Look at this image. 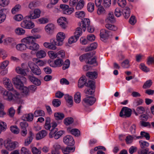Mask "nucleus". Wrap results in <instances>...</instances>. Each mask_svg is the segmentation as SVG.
<instances>
[{"label": "nucleus", "mask_w": 154, "mask_h": 154, "mask_svg": "<svg viewBox=\"0 0 154 154\" xmlns=\"http://www.w3.org/2000/svg\"><path fill=\"white\" fill-rule=\"evenodd\" d=\"M152 84V82L151 80H149L146 82L143 85V88L146 89L149 88Z\"/></svg>", "instance_id": "37998d69"}, {"label": "nucleus", "mask_w": 154, "mask_h": 154, "mask_svg": "<svg viewBox=\"0 0 154 154\" xmlns=\"http://www.w3.org/2000/svg\"><path fill=\"white\" fill-rule=\"evenodd\" d=\"M46 54L45 51L43 50H40L38 51L36 54V56L37 57L41 58L44 57Z\"/></svg>", "instance_id": "ea45409f"}, {"label": "nucleus", "mask_w": 154, "mask_h": 154, "mask_svg": "<svg viewBox=\"0 0 154 154\" xmlns=\"http://www.w3.org/2000/svg\"><path fill=\"white\" fill-rule=\"evenodd\" d=\"M75 147L67 146L66 147H63L61 148V149L65 154H69L71 152H73L75 150Z\"/></svg>", "instance_id": "a211bd4d"}, {"label": "nucleus", "mask_w": 154, "mask_h": 154, "mask_svg": "<svg viewBox=\"0 0 154 154\" xmlns=\"http://www.w3.org/2000/svg\"><path fill=\"white\" fill-rule=\"evenodd\" d=\"M33 60L35 63H36L38 65L40 66H42L44 64V63L43 61L37 58H34L33 59Z\"/></svg>", "instance_id": "bf43d9fd"}, {"label": "nucleus", "mask_w": 154, "mask_h": 154, "mask_svg": "<svg viewBox=\"0 0 154 154\" xmlns=\"http://www.w3.org/2000/svg\"><path fill=\"white\" fill-rule=\"evenodd\" d=\"M57 58H63L65 56V53L63 50H60L57 52Z\"/></svg>", "instance_id": "680f3d73"}, {"label": "nucleus", "mask_w": 154, "mask_h": 154, "mask_svg": "<svg viewBox=\"0 0 154 154\" xmlns=\"http://www.w3.org/2000/svg\"><path fill=\"white\" fill-rule=\"evenodd\" d=\"M118 4L119 6L122 8L125 7L126 4V0H118Z\"/></svg>", "instance_id": "338daca9"}, {"label": "nucleus", "mask_w": 154, "mask_h": 154, "mask_svg": "<svg viewBox=\"0 0 154 154\" xmlns=\"http://www.w3.org/2000/svg\"><path fill=\"white\" fill-rule=\"evenodd\" d=\"M52 103L54 107H57L60 105L61 101L59 99H55L53 100Z\"/></svg>", "instance_id": "49530a36"}, {"label": "nucleus", "mask_w": 154, "mask_h": 154, "mask_svg": "<svg viewBox=\"0 0 154 154\" xmlns=\"http://www.w3.org/2000/svg\"><path fill=\"white\" fill-rule=\"evenodd\" d=\"M56 67H60L63 63V60L61 59L58 58L55 60Z\"/></svg>", "instance_id": "de8ad7c7"}, {"label": "nucleus", "mask_w": 154, "mask_h": 154, "mask_svg": "<svg viewBox=\"0 0 154 154\" xmlns=\"http://www.w3.org/2000/svg\"><path fill=\"white\" fill-rule=\"evenodd\" d=\"M65 38V34L62 32H60L57 35V40L53 38L50 39V42H45L44 43L43 45L46 48L50 50H55L57 49L56 45L61 46L63 44V41Z\"/></svg>", "instance_id": "f257e3e1"}, {"label": "nucleus", "mask_w": 154, "mask_h": 154, "mask_svg": "<svg viewBox=\"0 0 154 154\" xmlns=\"http://www.w3.org/2000/svg\"><path fill=\"white\" fill-rule=\"evenodd\" d=\"M73 121V119L72 118L68 117L64 120L63 122L66 125H68L72 124Z\"/></svg>", "instance_id": "58836bf2"}, {"label": "nucleus", "mask_w": 154, "mask_h": 154, "mask_svg": "<svg viewBox=\"0 0 154 154\" xmlns=\"http://www.w3.org/2000/svg\"><path fill=\"white\" fill-rule=\"evenodd\" d=\"M9 0H0V5L4 7L8 5Z\"/></svg>", "instance_id": "e2e57ef3"}, {"label": "nucleus", "mask_w": 154, "mask_h": 154, "mask_svg": "<svg viewBox=\"0 0 154 154\" xmlns=\"http://www.w3.org/2000/svg\"><path fill=\"white\" fill-rule=\"evenodd\" d=\"M75 16L79 18H82L85 16V13L83 11H79L75 13Z\"/></svg>", "instance_id": "3c124183"}, {"label": "nucleus", "mask_w": 154, "mask_h": 154, "mask_svg": "<svg viewBox=\"0 0 154 154\" xmlns=\"http://www.w3.org/2000/svg\"><path fill=\"white\" fill-rule=\"evenodd\" d=\"M34 136V134L31 131H30L29 132V136L25 140V144L26 146L28 145L31 143L33 139V137Z\"/></svg>", "instance_id": "b1692460"}, {"label": "nucleus", "mask_w": 154, "mask_h": 154, "mask_svg": "<svg viewBox=\"0 0 154 154\" xmlns=\"http://www.w3.org/2000/svg\"><path fill=\"white\" fill-rule=\"evenodd\" d=\"M10 129L12 133L16 134H18L20 132L19 128L16 125L11 126L10 128Z\"/></svg>", "instance_id": "c03bdc74"}, {"label": "nucleus", "mask_w": 154, "mask_h": 154, "mask_svg": "<svg viewBox=\"0 0 154 154\" xmlns=\"http://www.w3.org/2000/svg\"><path fill=\"white\" fill-rule=\"evenodd\" d=\"M16 48L17 50L20 51H23L25 50L27 48V44H19L16 46Z\"/></svg>", "instance_id": "c756f323"}, {"label": "nucleus", "mask_w": 154, "mask_h": 154, "mask_svg": "<svg viewBox=\"0 0 154 154\" xmlns=\"http://www.w3.org/2000/svg\"><path fill=\"white\" fill-rule=\"evenodd\" d=\"M4 84L5 87L9 90L10 91H14L13 90V87L11 81L9 79H7L4 81Z\"/></svg>", "instance_id": "4be33fe9"}, {"label": "nucleus", "mask_w": 154, "mask_h": 154, "mask_svg": "<svg viewBox=\"0 0 154 154\" xmlns=\"http://www.w3.org/2000/svg\"><path fill=\"white\" fill-rule=\"evenodd\" d=\"M15 32L17 34L20 35L23 34L25 32V30L21 28H18L16 29Z\"/></svg>", "instance_id": "864d4df0"}, {"label": "nucleus", "mask_w": 154, "mask_h": 154, "mask_svg": "<svg viewBox=\"0 0 154 154\" xmlns=\"http://www.w3.org/2000/svg\"><path fill=\"white\" fill-rule=\"evenodd\" d=\"M87 79L85 76L81 77L79 80L78 86L79 88H82L85 85L87 87V89L84 91L86 94H92L95 91V82L92 80H89L86 82Z\"/></svg>", "instance_id": "f03ea898"}, {"label": "nucleus", "mask_w": 154, "mask_h": 154, "mask_svg": "<svg viewBox=\"0 0 154 154\" xmlns=\"http://www.w3.org/2000/svg\"><path fill=\"white\" fill-rule=\"evenodd\" d=\"M105 27L107 29L112 31H116L118 29V28L116 26L110 24H106Z\"/></svg>", "instance_id": "c9c22d12"}, {"label": "nucleus", "mask_w": 154, "mask_h": 154, "mask_svg": "<svg viewBox=\"0 0 154 154\" xmlns=\"http://www.w3.org/2000/svg\"><path fill=\"white\" fill-rule=\"evenodd\" d=\"M94 4L93 3L90 2L87 5V9L88 11L92 12L94 10Z\"/></svg>", "instance_id": "8fccbe9b"}, {"label": "nucleus", "mask_w": 154, "mask_h": 154, "mask_svg": "<svg viewBox=\"0 0 154 154\" xmlns=\"http://www.w3.org/2000/svg\"><path fill=\"white\" fill-rule=\"evenodd\" d=\"M55 29V27L53 24L49 23L45 27V29L46 32L48 34L52 33Z\"/></svg>", "instance_id": "aec40b11"}, {"label": "nucleus", "mask_w": 154, "mask_h": 154, "mask_svg": "<svg viewBox=\"0 0 154 154\" xmlns=\"http://www.w3.org/2000/svg\"><path fill=\"white\" fill-rule=\"evenodd\" d=\"M123 11V14L125 18L126 19H128L130 16V9L128 7H126L124 9Z\"/></svg>", "instance_id": "2f4dec72"}, {"label": "nucleus", "mask_w": 154, "mask_h": 154, "mask_svg": "<svg viewBox=\"0 0 154 154\" xmlns=\"http://www.w3.org/2000/svg\"><path fill=\"white\" fill-rule=\"evenodd\" d=\"M70 61L68 59L66 60L63 63V66L62 67V69L63 70H64L68 68L70 65Z\"/></svg>", "instance_id": "a18cd8bd"}, {"label": "nucleus", "mask_w": 154, "mask_h": 154, "mask_svg": "<svg viewBox=\"0 0 154 154\" xmlns=\"http://www.w3.org/2000/svg\"><path fill=\"white\" fill-rule=\"evenodd\" d=\"M140 146L141 148H145L143 149H140L138 151V154H147L148 151V149L146 148L149 146V143L146 141L142 140L139 141Z\"/></svg>", "instance_id": "9d476101"}, {"label": "nucleus", "mask_w": 154, "mask_h": 154, "mask_svg": "<svg viewBox=\"0 0 154 154\" xmlns=\"http://www.w3.org/2000/svg\"><path fill=\"white\" fill-rule=\"evenodd\" d=\"M81 94L78 92L76 93L74 95V100L76 103H79L81 101Z\"/></svg>", "instance_id": "e433bc0d"}, {"label": "nucleus", "mask_w": 154, "mask_h": 154, "mask_svg": "<svg viewBox=\"0 0 154 154\" xmlns=\"http://www.w3.org/2000/svg\"><path fill=\"white\" fill-rule=\"evenodd\" d=\"M9 61L8 60H5L0 64V69H4L8 65Z\"/></svg>", "instance_id": "774afa93"}, {"label": "nucleus", "mask_w": 154, "mask_h": 154, "mask_svg": "<svg viewBox=\"0 0 154 154\" xmlns=\"http://www.w3.org/2000/svg\"><path fill=\"white\" fill-rule=\"evenodd\" d=\"M131 114V110L127 107H123L120 113L119 116L121 117H130Z\"/></svg>", "instance_id": "9b49d317"}, {"label": "nucleus", "mask_w": 154, "mask_h": 154, "mask_svg": "<svg viewBox=\"0 0 154 154\" xmlns=\"http://www.w3.org/2000/svg\"><path fill=\"white\" fill-rule=\"evenodd\" d=\"M29 19L31 20L30 17L28 16L25 17L21 23V26L23 28L28 29L33 28L35 26L34 24L30 21Z\"/></svg>", "instance_id": "39448f33"}, {"label": "nucleus", "mask_w": 154, "mask_h": 154, "mask_svg": "<svg viewBox=\"0 0 154 154\" xmlns=\"http://www.w3.org/2000/svg\"><path fill=\"white\" fill-rule=\"evenodd\" d=\"M98 8L97 10V13L99 15H101L104 14L106 11L102 6L98 7Z\"/></svg>", "instance_id": "603ef678"}, {"label": "nucleus", "mask_w": 154, "mask_h": 154, "mask_svg": "<svg viewBox=\"0 0 154 154\" xmlns=\"http://www.w3.org/2000/svg\"><path fill=\"white\" fill-rule=\"evenodd\" d=\"M92 54L91 53H90L89 56L87 58V60H85V62L89 64H94L95 65H97V63L96 61V57H92Z\"/></svg>", "instance_id": "f3484780"}, {"label": "nucleus", "mask_w": 154, "mask_h": 154, "mask_svg": "<svg viewBox=\"0 0 154 154\" xmlns=\"http://www.w3.org/2000/svg\"><path fill=\"white\" fill-rule=\"evenodd\" d=\"M90 53H86V54H82L79 57V60L81 61H82L83 60H87V58L89 56Z\"/></svg>", "instance_id": "052dcab7"}, {"label": "nucleus", "mask_w": 154, "mask_h": 154, "mask_svg": "<svg viewBox=\"0 0 154 154\" xmlns=\"http://www.w3.org/2000/svg\"><path fill=\"white\" fill-rule=\"evenodd\" d=\"M63 141L65 143L70 146L73 145L75 141L72 137L70 135H67L64 137Z\"/></svg>", "instance_id": "4468645a"}, {"label": "nucleus", "mask_w": 154, "mask_h": 154, "mask_svg": "<svg viewBox=\"0 0 154 154\" xmlns=\"http://www.w3.org/2000/svg\"><path fill=\"white\" fill-rule=\"evenodd\" d=\"M13 82L17 88H20L23 83L26 81V79L24 76L17 75L13 79Z\"/></svg>", "instance_id": "423d86ee"}, {"label": "nucleus", "mask_w": 154, "mask_h": 154, "mask_svg": "<svg viewBox=\"0 0 154 154\" xmlns=\"http://www.w3.org/2000/svg\"><path fill=\"white\" fill-rule=\"evenodd\" d=\"M106 20L108 22L111 23H113L115 22V17L112 12H110L109 13L106 19Z\"/></svg>", "instance_id": "72a5a7b5"}, {"label": "nucleus", "mask_w": 154, "mask_h": 154, "mask_svg": "<svg viewBox=\"0 0 154 154\" xmlns=\"http://www.w3.org/2000/svg\"><path fill=\"white\" fill-rule=\"evenodd\" d=\"M70 133L72 134L75 136H78L80 134L79 131L76 129H73L70 131Z\"/></svg>", "instance_id": "5fc2aeb1"}, {"label": "nucleus", "mask_w": 154, "mask_h": 154, "mask_svg": "<svg viewBox=\"0 0 154 154\" xmlns=\"http://www.w3.org/2000/svg\"><path fill=\"white\" fill-rule=\"evenodd\" d=\"M29 67L33 74L39 75L42 73V71L38 66L32 62H29L28 63Z\"/></svg>", "instance_id": "6e6552de"}, {"label": "nucleus", "mask_w": 154, "mask_h": 154, "mask_svg": "<svg viewBox=\"0 0 154 154\" xmlns=\"http://www.w3.org/2000/svg\"><path fill=\"white\" fill-rule=\"evenodd\" d=\"M41 11L38 9H35L34 12L32 11L29 12V15H28L30 19H35L39 17L40 16Z\"/></svg>", "instance_id": "2eb2a0df"}, {"label": "nucleus", "mask_w": 154, "mask_h": 154, "mask_svg": "<svg viewBox=\"0 0 154 154\" xmlns=\"http://www.w3.org/2000/svg\"><path fill=\"white\" fill-rule=\"evenodd\" d=\"M60 8L63 11V13L67 15L71 14L74 10L73 8H69L68 5H66L61 4Z\"/></svg>", "instance_id": "f8f14e48"}, {"label": "nucleus", "mask_w": 154, "mask_h": 154, "mask_svg": "<svg viewBox=\"0 0 154 154\" xmlns=\"http://www.w3.org/2000/svg\"><path fill=\"white\" fill-rule=\"evenodd\" d=\"M64 98L67 103L70 105V107L73 103L72 97L68 94H66L65 95Z\"/></svg>", "instance_id": "f704fd0d"}, {"label": "nucleus", "mask_w": 154, "mask_h": 154, "mask_svg": "<svg viewBox=\"0 0 154 154\" xmlns=\"http://www.w3.org/2000/svg\"><path fill=\"white\" fill-rule=\"evenodd\" d=\"M129 61L128 60L126 59L121 63L122 67L124 68H128L130 66Z\"/></svg>", "instance_id": "13d9d810"}, {"label": "nucleus", "mask_w": 154, "mask_h": 154, "mask_svg": "<svg viewBox=\"0 0 154 154\" xmlns=\"http://www.w3.org/2000/svg\"><path fill=\"white\" fill-rule=\"evenodd\" d=\"M82 29L80 27L76 28V31L74 33V36H72L68 40V42L69 44H72L77 41L79 37L82 35Z\"/></svg>", "instance_id": "0eeeda50"}, {"label": "nucleus", "mask_w": 154, "mask_h": 154, "mask_svg": "<svg viewBox=\"0 0 154 154\" xmlns=\"http://www.w3.org/2000/svg\"><path fill=\"white\" fill-rule=\"evenodd\" d=\"M54 116L55 119L57 120H62L65 117L64 114L60 112L55 113L54 114Z\"/></svg>", "instance_id": "7c9ffc66"}, {"label": "nucleus", "mask_w": 154, "mask_h": 154, "mask_svg": "<svg viewBox=\"0 0 154 154\" xmlns=\"http://www.w3.org/2000/svg\"><path fill=\"white\" fill-rule=\"evenodd\" d=\"M47 134V132L45 130H42L36 134V138L37 140L41 139L45 137Z\"/></svg>", "instance_id": "412c9836"}, {"label": "nucleus", "mask_w": 154, "mask_h": 154, "mask_svg": "<svg viewBox=\"0 0 154 154\" xmlns=\"http://www.w3.org/2000/svg\"><path fill=\"white\" fill-rule=\"evenodd\" d=\"M2 93L4 99L9 101H16L19 98L20 94L16 90L8 91L5 90Z\"/></svg>", "instance_id": "20e7f679"}, {"label": "nucleus", "mask_w": 154, "mask_h": 154, "mask_svg": "<svg viewBox=\"0 0 154 154\" xmlns=\"http://www.w3.org/2000/svg\"><path fill=\"white\" fill-rule=\"evenodd\" d=\"M84 4V2L83 0H80L78 3L75 7V9L77 10L81 9L83 7Z\"/></svg>", "instance_id": "a19ab883"}, {"label": "nucleus", "mask_w": 154, "mask_h": 154, "mask_svg": "<svg viewBox=\"0 0 154 154\" xmlns=\"http://www.w3.org/2000/svg\"><path fill=\"white\" fill-rule=\"evenodd\" d=\"M21 6L19 5H16L11 10V12L13 14H15L18 12L20 9Z\"/></svg>", "instance_id": "4d7b16f0"}, {"label": "nucleus", "mask_w": 154, "mask_h": 154, "mask_svg": "<svg viewBox=\"0 0 154 154\" xmlns=\"http://www.w3.org/2000/svg\"><path fill=\"white\" fill-rule=\"evenodd\" d=\"M97 43L96 42H94L91 44L89 46L87 47L85 49V51L88 52L94 50L97 48Z\"/></svg>", "instance_id": "c85d7f7f"}, {"label": "nucleus", "mask_w": 154, "mask_h": 154, "mask_svg": "<svg viewBox=\"0 0 154 154\" xmlns=\"http://www.w3.org/2000/svg\"><path fill=\"white\" fill-rule=\"evenodd\" d=\"M16 72L18 74H21L23 76H25L26 75V69L20 67H17L16 69Z\"/></svg>", "instance_id": "473e14b6"}, {"label": "nucleus", "mask_w": 154, "mask_h": 154, "mask_svg": "<svg viewBox=\"0 0 154 154\" xmlns=\"http://www.w3.org/2000/svg\"><path fill=\"white\" fill-rule=\"evenodd\" d=\"M66 19L64 17H61L57 20V23L63 29H65L66 26Z\"/></svg>", "instance_id": "5701e85b"}, {"label": "nucleus", "mask_w": 154, "mask_h": 154, "mask_svg": "<svg viewBox=\"0 0 154 154\" xmlns=\"http://www.w3.org/2000/svg\"><path fill=\"white\" fill-rule=\"evenodd\" d=\"M136 111L139 114H142L145 112V109L143 106H140L137 107Z\"/></svg>", "instance_id": "0e129e2a"}, {"label": "nucleus", "mask_w": 154, "mask_h": 154, "mask_svg": "<svg viewBox=\"0 0 154 154\" xmlns=\"http://www.w3.org/2000/svg\"><path fill=\"white\" fill-rule=\"evenodd\" d=\"M28 79L30 82L35 85L39 86L41 85L40 81L33 75H29Z\"/></svg>", "instance_id": "6ab92c4d"}, {"label": "nucleus", "mask_w": 154, "mask_h": 154, "mask_svg": "<svg viewBox=\"0 0 154 154\" xmlns=\"http://www.w3.org/2000/svg\"><path fill=\"white\" fill-rule=\"evenodd\" d=\"M96 101L95 97L91 96H87L82 101L83 105L85 107L93 105Z\"/></svg>", "instance_id": "1a4fd4ad"}, {"label": "nucleus", "mask_w": 154, "mask_h": 154, "mask_svg": "<svg viewBox=\"0 0 154 154\" xmlns=\"http://www.w3.org/2000/svg\"><path fill=\"white\" fill-rule=\"evenodd\" d=\"M90 24V21L89 19L87 18L84 19L81 21V23H79V25L80 28H82L84 31H85L86 27L88 26Z\"/></svg>", "instance_id": "dca6fc26"}, {"label": "nucleus", "mask_w": 154, "mask_h": 154, "mask_svg": "<svg viewBox=\"0 0 154 154\" xmlns=\"http://www.w3.org/2000/svg\"><path fill=\"white\" fill-rule=\"evenodd\" d=\"M20 152L21 154H31L29 151L25 147L21 148Z\"/></svg>", "instance_id": "69168bd1"}, {"label": "nucleus", "mask_w": 154, "mask_h": 154, "mask_svg": "<svg viewBox=\"0 0 154 154\" xmlns=\"http://www.w3.org/2000/svg\"><path fill=\"white\" fill-rule=\"evenodd\" d=\"M140 68L143 71L147 72L149 71V69L144 64L141 63L140 65Z\"/></svg>", "instance_id": "6e6d98bb"}, {"label": "nucleus", "mask_w": 154, "mask_h": 154, "mask_svg": "<svg viewBox=\"0 0 154 154\" xmlns=\"http://www.w3.org/2000/svg\"><path fill=\"white\" fill-rule=\"evenodd\" d=\"M20 88H17L21 91V92L25 94H27L29 91V89L26 87L24 86V85L20 86Z\"/></svg>", "instance_id": "09e8293b"}, {"label": "nucleus", "mask_w": 154, "mask_h": 154, "mask_svg": "<svg viewBox=\"0 0 154 154\" xmlns=\"http://www.w3.org/2000/svg\"><path fill=\"white\" fill-rule=\"evenodd\" d=\"M140 136L136 137L137 139L142 138L143 137H145L146 140H149L150 138L149 134L144 131H141L140 132Z\"/></svg>", "instance_id": "cd10ccee"}, {"label": "nucleus", "mask_w": 154, "mask_h": 154, "mask_svg": "<svg viewBox=\"0 0 154 154\" xmlns=\"http://www.w3.org/2000/svg\"><path fill=\"white\" fill-rule=\"evenodd\" d=\"M136 136L134 135L132 136L129 135L126 137L125 139L127 144H129L133 142V140L135 138Z\"/></svg>", "instance_id": "4c0bfd02"}, {"label": "nucleus", "mask_w": 154, "mask_h": 154, "mask_svg": "<svg viewBox=\"0 0 154 154\" xmlns=\"http://www.w3.org/2000/svg\"><path fill=\"white\" fill-rule=\"evenodd\" d=\"M86 75L91 79H96L97 77V73L96 72H88L86 73Z\"/></svg>", "instance_id": "bb28decb"}, {"label": "nucleus", "mask_w": 154, "mask_h": 154, "mask_svg": "<svg viewBox=\"0 0 154 154\" xmlns=\"http://www.w3.org/2000/svg\"><path fill=\"white\" fill-rule=\"evenodd\" d=\"M16 145L14 142L8 141L5 145V146L8 150L11 151L14 149Z\"/></svg>", "instance_id": "393cba45"}, {"label": "nucleus", "mask_w": 154, "mask_h": 154, "mask_svg": "<svg viewBox=\"0 0 154 154\" xmlns=\"http://www.w3.org/2000/svg\"><path fill=\"white\" fill-rule=\"evenodd\" d=\"M110 32L105 29H102L100 31V36L101 40L104 41L108 38L110 35Z\"/></svg>", "instance_id": "ddd939ff"}, {"label": "nucleus", "mask_w": 154, "mask_h": 154, "mask_svg": "<svg viewBox=\"0 0 154 154\" xmlns=\"http://www.w3.org/2000/svg\"><path fill=\"white\" fill-rule=\"evenodd\" d=\"M34 115L35 117L38 116H44L45 115V113L44 111L41 110H36L34 112Z\"/></svg>", "instance_id": "79ce46f5"}, {"label": "nucleus", "mask_w": 154, "mask_h": 154, "mask_svg": "<svg viewBox=\"0 0 154 154\" xmlns=\"http://www.w3.org/2000/svg\"><path fill=\"white\" fill-rule=\"evenodd\" d=\"M23 118L25 121L31 122L33 120V115L32 113L26 114L23 115Z\"/></svg>", "instance_id": "a878e982"}, {"label": "nucleus", "mask_w": 154, "mask_h": 154, "mask_svg": "<svg viewBox=\"0 0 154 154\" xmlns=\"http://www.w3.org/2000/svg\"><path fill=\"white\" fill-rule=\"evenodd\" d=\"M40 36L38 35L27 37L23 38L22 40V42L27 44V48L37 51L39 48V46L35 42V39L40 38Z\"/></svg>", "instance_id": "7ed1b4c3"}]
</instances>
